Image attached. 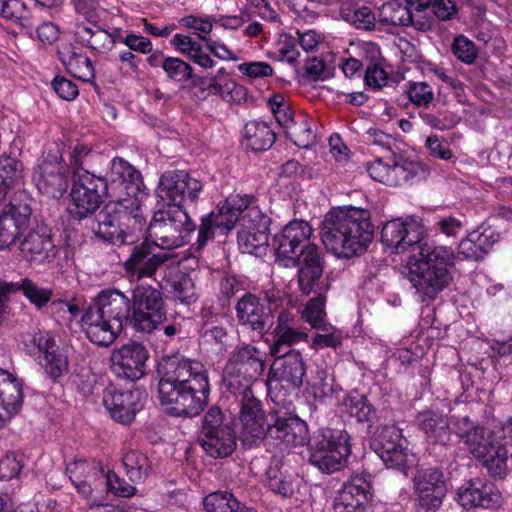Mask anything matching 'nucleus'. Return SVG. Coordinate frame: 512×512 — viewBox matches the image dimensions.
<instances>
[{
	"label": "nucleus",
	"mask_w": 512,
	"mask_h": 512,
	"mask_svg": "<svg viewBox=\"0 0 512 512\" xmlns=\"http://www.w3.org/2000/svg\"><path fill=\"white\" fill-rule=\"evenodd\" d=\"M158 394L169 412L176 417L198 416L208 404L209 371L206 366L189 358L173 356L161 365Z\"/></svg>",
	"instance_id": "nucleus-1"
},
{
	"label": "nucleus",
	"mask_w": 512,
	"mask_h": 512,
	"mask_svg": "<svg viewBox=\"0 0 512 512\" xmlns=\"http://www.w3.org/2000/svg\"><path fill=\"white\" fill-rule=\"evenodd\" d=\"M312 231L308 222L293 220L273 239L277 259L288 260L297 266L298 288L304 295L330 288L323 279V255L319 247L310 242Z\"/></svg>",
	"instance_id": "nucleus-2"
},
{
	"label": "nucleus",
	"mask_w": 512,
	"mask_h": 512,
	"mask_svg": "<svg viewBox=\"0 0 512 512\" xmlns=\"http://www.w3.org/2000/svg\"><path fill=\"white\" fill-rule=\"evenodd\" d=\"M373 224L369 210L339 207L326 215L321 225L325 247L339 258L350 259L364 253L373 239Z\"/></svg>",
	"instance_id": "nucleus-3"
},
{
	"label": "nucleus",
	"mask_w": 512,
	"mask_h": 512,
	"mask_svg": "<svg viewBox=\"0 0 512 512\" xmlns=\"http://www.w3.org/2000/svg\"><path fill=\"white\" fill-rule=\"evenodd\" d=\"M130 311L131 302L124 293L117 289L102 290L85 309L81 328L92 343L108 347L130 322Z\"/></svg>",
	"instance_id": "nucleus-4"
},
{
	"label": "nucleus",
	"mask_w": 512,
	"mask_h": 512,
	"mask_svg": "<svg viewBox=\"0 0 512 512\" xmlns=\"http://www.w3.org/2000/svg\"><path fill=\"white\" fill-rule=\"evenodd\" d=\"M455 253L447 246L424 242L408 262V279L424 299H434L452 280Z\"/></svg>",
	"instance_id": "nucleus-5"
},
{
	"label": "nucleus",
	"mask_w": 512,
	"mask_h": 512,
	"mask_svg": "<svg viewBox=\"0 0 512 512\" xmlns=\"http://www.w3.org/2000/svg\"><path fill=\"white\" fill-rule=\"evenodd\" d=\"M139 199L122 198L110 201L95 215L90 222L93 234L110 244L123 245L133 243V238L127 232L131 221L141 224Z\"/></svg>",
	"instance_id": "nucleus-6"
},
{
	"label": "nucleus",
	"mask_w": 512,
	"mask_h": 512,
	"mask_svg": "<svg viewBox=\"0 0 512 512\" xmlns=\"http://www.w3.org/2000/svg\"><path fill=\"white\" fill-rule=\"evenodd\" d=\"M196 227L183 208L167 206L154 213L149 224V235L162 250L169 252L184 246Z\"/></svg>",
	"instance_id": "nucleus-7"
},
{
	"label": "nucleus",
	"mask_w": 512,
	"mask_h": 512,
	"mask_svg": "<svg viewBox=\"0 0 512 512\" xmlns=\"http://www.w3.org/2000/svg\"><path fill=\"white\" fill-rule=\"evenodd\" d=\"M350 453L349 435L341 430H327L309 444V462L327 474L340 470Z\"/></svg>",
	"instance_id": "nucleus-8"
},
{
	"label": "nucleus",
	"mask_w": 512,
	"mask_h": 512,
	"mask_svg": "<svg viewBox=\"0 0 512 512\" xmlns=\"http://www.w3.org/2000/svg\"><path fill=\"white\" fill-rule=\"evenodd\" d=\"M226 386L239 403V420L243 442H252L260 439L264 433V412L261 401L255 396L252 386L242 383L239 377L230 376L226 379Z\"/></svg>",
	"instance_id": "nucleus-9"
},
{
	"label": "nucleus",
	"mask_w": 512,
	"mask_h": 512,
	"mask_svg": "<svg viewBox=\"0 0 512 512\" xmlns=\"http://www.w3.org/2000/svg\"><path fill=\"white\" fill-rule=\"evenodd\" d=\"M503 429L482 427L468 437L466 445L477 459L483 461L489 474L504 477L507 472V448L502 444Z\"/></svg>",
	"instance_id": "nucleus-10"
},
{
	"label": "nucleus",
	"mask_w": 512,
	"mask_h": 512,
	"mask_svg": "<svg viewBox=\"0 0 512 512\" xmlns=\"http://www.w3.org/2000/svg\"><path fill=\"white\" fill-rule=\"evenodd\" d=\"M130 324L138 332L150 333L166 320L162 293L150 285L137 286L132 295Z\"/></svg>",
	"instance_id": "nucleus-11"
},
{
	"label": "nucleus",
	"mask_w": 512,
	"mask_h": 512,
	"mask_svg": "<svg viewBox=\"0 0 512 512\" xmlns=\"http://www.w3.org/2000/svg\"><path fill=\"white\" fill-rule=\"evenodd\" d=\"M106 181L87 170L74 172L69 213L78 219L91 215L101 204Z\"/></svg>",
	"instance_id": "nucleus-12"
},
{
	"label": "nucleus",
	"mask_w": 512,
	"mask_h": 512,
	"mask_svg": "<svg viewBox=\"0 0 512 512\" xmlns=\"http://www.w3.org/2000/svg\"><path fill=\"white\" fill-rule=\"evenodd\" d=\"M33 199L25 192L14 193L9 204L0 213V250L11 247L28 228L32 216Z\"/></svg>",
	"instance_id": "nucleus-13"
},
{
	"label": "nucleus",
	"mask_w": 512,
	"mask_h": 512,
	"mask_svg": "<svg viewBox=\"0 0 512 512\" xmlns=\"http://www.w3.org/2000/svg\"><path fill=\"white\" fill-rule=\"evenodd\" d=\"M203 183L184 170H170L164 172L157 187V195L168 206H178L186 202L195 203L202 192Z\"/></svg>",
	"instance_id": "nucleus-14"
},
{
	"label": "nucleus",
	"mask_w": 512,
	"mask_h": 512,
	"mask_svg": "<svg viewBox=\"0 0 512 512\" xmlns=\"http://www.w3.org/2000/svg\"><path fill=\"white\" fill-rule=\"evenodd\" d=\"M272 364L266 380L267 389L270 395L280 392L282 389H298L306 374V364L299 351L294 349L278 356Z\"/></svg>",
	"instance_id": "nucleus-15"
},
{
	"label": "nucleus",
	"mask_w": 512,
	"mask_h": 512,
	"mask_svg": "<svg viewBox=\"0 0 512 512\" xmlns=\"http://www.w3.org/2000/svg\"><path fill=\"white\" fill-rule=\"evenodd\" d=\"M412 481L418 507L423 512L438 511L447 494L443 472L434 467L419 469Z\"/></svg>",
	"instance_id": "nucleus-16"
},
{
	"label": "nucleus",
	"mask_w": 512,
	"mask_h": 512,
	"mask_svg": "<svg viewBox=\"0 0 512 512\" xmlns=\"http://www.w3.org/2000/svg\"><path fill=\"white\" fill-rule=\"evenodd\" d=\"M372 447L387 468L406 472L410 462L408 441L398 427L395 425L382 427L374 439Z\"/></svg>",
	"instance_id": "nucleus-17"
},
{
	"label": "nucleus",
	"mask_w": 512,
	"mask_h": 512,
	"mask_svg": "<svg viewBox=\"0 0 512 512\" xmlns=\"http://www.w3.org/2000/svg\"><path fill=\"white\" fill-rule=\"evenodd\" d=\"M426 233L422 220L417 216L388 221L382 228L381 241L396 253L420 243Z\"/></svg>",
	"instance_id": "nucleus-18"
},
{
	"label": "nucleus",
	"mask_w": 512,
	"mask_h": 512,
	"mask_svg": "<svg viewBox=\"0 0 512 512\" xmlns=\"http://www.w3.org/2000/svg\"><path fill=\"white\" fill-rule=\"evenodd\" d=\"M174 256V253L162 250L152 239L133 246L123 265L125 271L132 276L152 277L161 265Z\"/></svg>",
	"instance_id": "nucleus-19"
},
{
	"label": "nucleus",
	"mask_w": 512,
	"mask_h": 512,
	"mask_svg": "<svg viewBox=\"0 0 512 512\" xmlns=\"http://www.w3.org/2000/svg\"><path fill=\"white\" fill-rule=\"evenodd\" d=\"M147 349L138 342H129L112 351L113 372L120 378L137 381L146 374Z\"/></svg>",
	"instance_id": "nucleus-20"
},
{
	"label": "nucleus",
	"mask_w": 512,
	"mask_h": 512,
	"mask_svg": "<svg viewBox=\"0 0 512 512\" xmlns=\"http://www.w3.org/2000/svg\"><path fill=\"white\" fill-rule=\"evenodd\" d=\"M147 395L141 389L116 391L107 389L103 394V404L110 416L122 424L131 423L143 406Z\"/></svg>",
	"instance_id": "nucleus-21"
},
{
	"label": "nucleus",
	"mask_w": 512,
	"mask_h": 512,
	"mask_svg": "<svg viewBox=\"0 0 512 512\" xmlns=\"http://www.w3.org/2000/svg\"><path fill=\"white\" fill-rule=\"evenodd\" d=\"M37 187L40 193L60 200L64 195L63 154L59 147L49 150L39 165Z\"/></svg>",
	"instance_id": "nucleus-22"
},
{
	"label": "nucleus",
	"mask_w": 512,
	"mask_h": 512,
	"mask_svg": "<svg viewBox=\"0 0 512 512\" xmlns=\"http://www.w3.org/2000/svg\"><path fill=\"white\" fill-rule=\"evenodd\" d=\"M239 325L263 335L272 326L271 308H266L260 296L246 292L235 306Z\"/></svg>",
	"instance_id": "nucleus-23"
},
{
	"label": "nucleus",
	"mask_w": 512,
	"mask_h": 512,
	"mask_svg": "<svg viewBox=\"0 0 512 512\" xmlns=\"http://www.w3.org/2000/svg\"><path fill=\"white\" fill-rule=\"evenodd\" d=\"M265 354L252 345L241 347L225 370L224 380L230 376L239 377L249 387L265 370Z\"/></svg>",
	"instance_id": "nucleus-24"
},
{
	"label": "nucleus",
	"mask_w": 512,
	"mask_h": 512,
	"mask_svg": "<svg viewBox=\"0 0 512 512\" xmlns=\"http://www.w3.org/2000/svg\"><path fill=\"white\" fill-rule=\"evenodd\" d=\"M456 501L465 509H493L500 505L501 495L492 483L474 479L458 489Z\"/></svg>",
	"instance_id": "nucleus-25"
},
{
	"label": "nucleus",
	"mask_w": 512,
	"mask_h": 512,
	"mask_svg": "<svg viewBox=\"0 0 512 512\" xmlns=\"http://www.w3.org/2000/svg\"><path fill=\"white\" fill-rule=\"evenodd\" d=\"M266 438L285 447L303 445L307 439V425L298 416H278L268 424Z\"/></svg>",
	"instance_id": "nucleus-26"
},
{
	"label": "nucleus",
	"mask_w": 512,
	"mask_h": 512,
	"mask_svg": "<svg viewBox=\"0 0 512 512\" xmlns=\"http://www.w3.org/2000/svg\"><path fill=\"white\" fill-rule=\"evenodd\" d=\"M420 168V164L415 162L402 161L388 165L377 159L368 165L367 172L375 181L388 186H399L412 180Z\"/></svg>",
	"instance_id": "nucleus-27"
},
{
	"label": "nucleus",
	"mask_w": 512,
	"mask_h": 512,
	"mask_svg": "<svg viewBox=\"0 0 512 512\" xmlns=\"http://www.w3.org/2000/svg\"><path fill=\"white\" fill-rule=\"evenodd\" d=\"M369 490L367 475L352 476L335 498V512H362L368 501Z\"/></svg>",
	"instance_id": "nucleus-28"
},
{
	"label": "nucleus",
	"mask_w": 512,
	"mask_h": 512,
	"mask_svg": "<svg viewBox=\"0 0 512 512\" xmlns=\"http://www.w3.org/2000/svg\"><path fill=\"white\" fill-rule=\"evenodd\" d=\"M500 240V234L491 227L480 226L458 244V257L465 260L482 259Z\"/></svg>",
	"instance_id": "nucleus-29"
},
{
	"label": "nucleus",
	"mask_w": 512,
	"mask_h": 512,
	"mask_svg": "<svg viewBox=\"0 0 512 512\" xmlns=\"http://www.w3.org/2000/svg\"><path fill=\"white\" fill-rule=\"evenodd\" d=\"M23 394L20 381L0 368V428L18 412Z\"/></svg>",
	"instance_id": "nucleus-30"
},
{
	"label": "nucleus",
	"mask_w": 512,
	"mask_h": 512,
	"mask_svg": "<svg viewBox=\"0 0 512 512\" xmlns=\"http://www.w3.org/2000/svg\"><path fill=\"white\" fill-rule=\"evenodd\" d=\"M108 177L113 184L122 187L127 194L126 198L138 199L143 187V178L138 169L121 157L111 160Z\"/></svg>",
	"instance_id": "nucleus-31"
},
{
	"label": "nucleus",
	"mask_w": 512,
	"mask_h": 512,
	"mask_svg": "<svg viewBox=\"0 0 512 512\" xmlns=\"http://www.w3.org/2000/svg\"><path fill=\"white\" fill-rule=\"evenodd\" d=\"M30 341L43 354L40 364L48 377L53 381L60 379L63 374V359L55 339L48 333L39 332L33 334Z\"/></svg>",
	"instance_id": "nucleus-32"
},
{
	"label": "nucleus",
	"mask_w": 512,
	"mask_h": 512,
	"mask_svg": "<svg viewBox=\"0 0 512 512\" xmlns=\"http://www.w3.org/2000/svg\"><path fill=\"white\" fill-rule=\"evenodd\" d=\"M266 486L283 497H291L297 488V475L280 460H273L266 470Z\"/></svg>",
	"instance_id": "nucleus-33"
},
{
	"label": "nucleus",
	"mask_w": 512,
	"mask_h": 512,
	"mask_svg": "<svg viewBox=\"0 0 512 512\" xmlns=\"http://www.w3.org/2000/svg\"><path fill=\"white\" fill-rule=\"evenodd\" d=\"M417 423L432 443L445 445L449 442V420L443 413L432 410L420 412L417 415Z\"/></svg>",
	"instance_id": "nucleus-34"
},
{
	"label": "nucleus",
	"mask_w": 512,
	"mask_h": 512,
	"mask_svg": "<svg viewBox=\"0 0 512 512\" xmlns=\"http://www.w3.org/2000/svg\"><path fill=\"white\" fill-rule=\"evenodd\" d=\"M21 253L30 263L41 264L55 257V246L49 235L29 233L21 243Z\"/></svg>",
	"instance_id": "nucleus-35"
},
{
	"label": "nucleus",
	"mask_w": 512,
	"mask_h": 512,
	"mask_svg": "<svg viewBox=\"0 0 512 512\" xmlns=\"http://www.w3.org/2000/svg\"><path fill=\"white\" fill-rule=\"evenodd\" d=\"M199 442L204 451L214 458L231 455L236 448V437L233 429H220L210 433H200Z\"/></svg>",
	"instance_id": "nucleus-36"
},
{
	"label": "nucleus",
	"mask_w": 512,
	"mask_h": 512,
	"mask_svg": "<svg viewBox=\"0 0 512 512\" xmlns=\"http://www.w3.org/2000/svg\"><path fill=\"white\" fill-rule=\"evenodd\" d=\"M243 138L247 148L258 152L271 148L276 134L266 122L253 120L246 123Z\"/></svg>",
	"instance_id": "nucleus-37"
},
{
	"label": "nucleus",
	"mask_w": 512,
	"mask_h": 512,
	"mask_svg": "<svg viewBox=\"0 0 512 512\" xmlns=\"http://www.w3.org/2000/svg\"><path fill=\"white\" fill-rule=\"evenodd\" d=\"M340 390L341 388L335 384V380L332 376L328 375L324 370H319L308 382L306 394L309 398H312L315 403L322 404L332 400Z\"/></svg>",
	"instance_id": "nucleus-38"
},
{
	"label": "nucleus",
	"mask_w": 512,
	"mask_h": 512,
	"mask_svg": "<svg viewBox=\"0 0 512 512\" xmlns=\"http://www.w3.org/2000/svg\"><path fill=\"white\" fill-rule=\"evenodd\" d=\"M122 463L132 482L145 480L151 468L148 457L140 450L130 446L123 449Z\"/></svg>",
	"instance_id": "nucleus-39"
},
{
	"label": "nucleus",
	"mask_w": 512,
	"mask_h": 512,
	"mask_svg": "<svg viewBox=\"0 0 512 512\" xmlns=\"http://www.w3.org/2000/svg\"><path fill=\"white\" fill-rule=\"evenodd\" d=\"M8 292L22 294L37 308L44 307L52 297V290L39 286L30 278H22L18 282H10L2 286Z\"/></svg>",
	"instance_id": "nucleus-40"
},
{
	"label": "nucleus",
	"mask_w": 512,
	"mask_h": 512,
	"mask_svg": "<svg viewBox=\"0 0 512 512\" xmlns=\"http://www.w3.org/2000/svg\"><path fill=\"white\" fill-rule=\"evenodd\" d=\"M362 52L366 53V59L369 60L365 71V83L372 89H381L387 84V73L377 63L380 56L379 48L373 43H364Z\"/></svg>",
	"instance_id": "nucleus-41"
},
{
	"label": "nucleus",
	"mask_w": 512,
	"mask_h": 512,
	"mask_svg": "<svg viewBox=\"0 0 512 512\" xmlns=\"http://www.w3.org/2000/svg\"><path fill=\"white\" fill-rule=\"evenodd\" d=\"M203 505L206 512H256L242 505L232 493L222 491L207 495Z\"/></svg>",
	"instance_id": "nucleus-42"
},
{
	"label": "nucleus",
	"mask_w": 512,
	"mask_h": 512,
	"mask_svg": "<svg viewBox=\"0 0 512 512\" xmlns=\"http://www.w3.org/2000/svg\"><path fill=\"white\" fill-rule=\"evenodd\" d=\"M169 292L173 297L185 304H191L196 301L197 295L192 278L181 271L170 274L166 279Z\"/></svg>",
	"instance_id": "nucleus-43"
},
{
	"label": "nucleus",
	"mask_w": 512,
	"mask_h": 512,
	"mask_svg": "<svg viewBox=\"0 0 512 512\" xmlns=\"http://www.w3.org/2000/svg\"><path fill=\"white\" fill-rule=\"evenodd\" d=\"M69 380L78 391L84 394L93 393L94 386L97 383V376L92 373L86 357L81 356L75 360Z\"/></svg>",
	"instance_id": "nucleus-44"
},
{
	"label": "nucleus",
	"mask_w": 512,
	"mask_h": 512,
	"mask_svg": "<svg viewBox=\"0 0 512 512\" xmlns=\"http://www.w3.org/2000/svg\"><path fill=\"white\" fill-rule=\"evenodd\" d=\"M269 243V229L243 228L238 232V244L245 253L262 254Z\"/></svg>",
	"instance_id": "nucleus-45"
},
{
	"label": "nucleus",
	"mask_w": 512,
	"mask_h": 512,
	"mask_svg": "<svg viewBox=\"0 0 512 512\" xmlns=\"http://www.w3.org/2000/svg\"><path fill=\"white\" fill-rule=\"evenodd\" d=\"M21 173L22 164L19 160L8 156L0 158V201L19 184Z\"/></svg>",
	"instance_id": "nucleus-46"
},
{
	"label": "nucleus",
	"mask_w": 512,
	"mask_h": 512,
	"mask_svg": "<svg viewBox=\"0 0 512 512\" xmlns=\"http://www.w3.org/2000/svg\"><path fill=\"white\" fill-rule=\"evenodd\" d=\"M378 20L384 25L409 26L412 12L409 7L396 1L384 3L378 12Z\"/></svg>",
	"instance_id": "nucleus-47"
},
{
	"label": "nucleus",
	"mask_w": 512,
	"mask_h": 512,
	"mask_svg": "<svg viewBox=\"0 0 512 512\" xmlns=\"http://www.w3.org/2000/svg\"><path fill=\"white\" fill-rule=\"evenodd\" d=\"M328 290L329 288L316 291L315 293L318 294L317 297L310 299L302 311V318L313 329H318L326 324H329V322L326 320L327 314L325 310V292Z\"/></svg>",
	"instance_id": "nucleus-48"
},
{
	"label": "nucleus",
	"mask_w": 512,
	"mask_h": 512,
	"mask_svg": "<svg viewBox=\"0 0 512 512\" xmlns=\"http://www.w3.org/2000/svg\"><path fill=\"white\" fill-rule=\"evenodd\" d=\"M207 87L213 94L229 101H240L246 94L244 86L233 79H219V76L210 77Z\"/></svg>",
	"instance_id": "nucleus-49"
},
{
	"label": "nucleus",
	"mask_w": 512,
	"mask_h": 512,
	"mask_svg": "<svg viewBox=\"0 0 512 512\" xmlns=\"http://www.w3.org/2000/svg\"><path fill=\"white\" fill-rule=\"evenodd\" d=\"M343 404L350 416L358 422H368L375 414L374 408L363 395H348Z\"/></svg>",
	"instance_id": "nucleus-50"
},
{
	"label": "nucleus",
	"mask_w": 512,
	"mask_h": 512,
	"mask_svg": "<svg viewBox=\"0 0 512 512\" xmlns=\"http://www.w3.org/2000/svg\"><path fill=\"white\" fill-rule=\"evenodd\" d=\"M274 334V343L270 347V353L272 356H278L281 352V346H291L300 342H307L308 334L300 330L297 326L278 331Z\"/></svg>",
	"instance_id": "nucleus-51"
},
{
	"label": "nucleus",
	"mask_w": 512,
	"mask_h": 512,
	"mask_svg": "<svg viewBox=\"0 0 512 512\" xmlns=\"http://www.w3.org/2000/svg\"><path fill=\"white\" fill-rule=\"evenodd\" d=\"M66 70L72 77L84 82H89L94 78L91 60L84 54L73 53L66 65Z\"/></svg>",
	"instance_id": "nucleus-52"
},
{
	"label": "nucleus",
	"mask_w": 512,
	"mask_h": 512,
	"mask_svg": "<svg viewBox=\"0 0 512 512\" xmlns=\"http://www.w3.org/2000/svg\"><path fill=\"white\" fill-rule=\"evenodd\" d=\"M161 67L169 79L177 82H186L192 77L191 65L177 57L163 58Z\"/></svg>",
	"instance_id": "nucleus-53"
},
{
	"label": "nucleus",
	"mask_w": 512,
	"mask_h": 512,
	"mask_svg": "<svg viewBox=\"0 0 512 512\" xmlns=\"http://www.w3.org/2000/svg\"><path fill=\"white\" fill-rule=\"evenodd\" d=\"M319 332L313 337L311 347L315 350L323 348H337L342 343L341 332L332 324H326L317 329Z\"/></svg>",
	"instance_id": "nucleus-54"
},
{
	"label": "nucleus",
	"mask_w": 512,
	"mask_h": 512,
	"mask_svg": "<svg viewBox=\"0 0 512 512\" xmlns=\"http://www.w3.org/2000/svg\"><path fill=\"white\" fill-rule=\"evenodd\" d=\"M406 93L409 100L416 106L428 107L434 99L433 88L427 82L408 81Z\"/></svg>",
	"instance_id": "nucleus-55"
},
{
	"label": "nucleus",
	"mask_w": 512,
	"mask_h": 512,
	"mask_svg": "<svg viewBox=\"0 0 512 512\" xmlns=\"http://www.w3.org/2000/svg\"><path fill=\"white\" fill-rule=\"evenodd\" d=\"M451 51L453 55L465 64H472L478 57V50L473 41L464 35H458L454 38Z\"/></svg>",
	"instance_id": "nucleus-56"
},
{
	"label": "nucleus",
	"mask_w": 512,
	"mask_h": 512,
	"mask_svg": "<svg viewBox=\"0 0 512 512\" xmlns=\"http://www.w3.org/2000/svg\"><path fill=\"white\" fill-rule=\"evenodd\" d=\"M286 133L293 143L300 148H309L315 142V134L305 119L294 123Z\"/></svg>",
	"instance_id": "nucleus-57"
},
{
	"label": "nucleus",
	"mask_w": 512,
	"mask_h": 512,
	"mask_svg": "<svg viewBox=\"0 0 512 512\" xmlns=\"http://www.w3.org/2000/svg\"><path fill=\"white\" fill-rule=\"evenodd\" d=\"M83 31L89 36V38L86 40L88 41L90 47L99 52L109 50L116 43L112 33H109L101 28L92 30L89 27H84Z\"/></svg>",
	"instance_id": "nucleus-58"
},
{
	"label": "nucleus",
	"mask_w": 512,
	"mask_h": 512,
	"mask_svg": "<svg viewBox=\"0 0 512 512\" xmlns=\"http://www.w3.org/2000/svg\"><path fill=\"white\" fill-rule=\"evenodd\" d=\"M207 216L211 217L212 224L218 229V234L221 235L228 234L237 222L236 214L226 210L224 204L217 211H212Z\"/></svg>",
	"instance_id": "nucleus-59"
},
{
	"label": "nucleus",
	"mask_w": 512,
	"mask_h": 512,
	"mask_svg": "<svg viewBox=\"0 0 512 512\" xmlns=\"http://www.w3.org/2000/svg\"><path fill=\"white\" fill-rule=\"evenodd\" d=\"M23 467V457L16 454H6L0 460V480H11L19 475Z\"/></svg>",
	"instance_id": "nucleus-60"
},
{
	"label": "nucleus",
	"mask_w": 512,
	"mask_h": 512,
	"mask_svg": "<svg viewBox=\"0 0 512 512\" xmlns=\"http://www.w3.org/2000/svg\"><path fill=\"white\" fill-rule=\"evenodd\" d=\"M222 429H232L224 423V415L219 407L212 406L208 409L203 418L201 433H210Z\"/></svg>",
	"instance_id": "nucleus-61"
},
{
	"label": "nucleus",
	"mask_w": 512,
	"mask_h": 512,
	"mask_svg": "<svg viewBox=\"0 0 512 512\" xmlns=\"http://www.w3.org/2000/svg\"><path fill=\"white\" fill-rule=\"evenodd\" d=\"M238 71L251 79L269 77L273 74L272 66L263 61L245 62L238 65Z\"/></svg>",
	"instance_id": "nucleus-62"
},
{
	"label": "nucleus",
	"mask_w": 512,
	"mask_h": 512,
	"mask_svg": "<svg viewBox=\"0 0 512 512\" xmlns=\"http://www.w3.org/2000/svg\"><path fill=\"white\" fill-rule=\"evenodd\" d=\"M425 147L427 148L429 155L434 158L449 161L454 157L448 143L437 135L429 136L426 139Z\"/></svg>",
	"instance_id": "nucleus-63"
},
{
	"label": "nucleus",
	"mask_w": 512,
	"mask_h": 512,
	"mask_svg": "<svg viewBox=\"0 0 512 512\" xmlns=\"http://www.w3.org/2000/svg\"><path fill=\"white\" fill-rule=\"evenodd\" d=\"M108 491L118 497H130L135 494V487L121 479L115 472H108L105 476Z\"/></svg>",
	"instance_id": "nucleus-64"
}]
</instances>
